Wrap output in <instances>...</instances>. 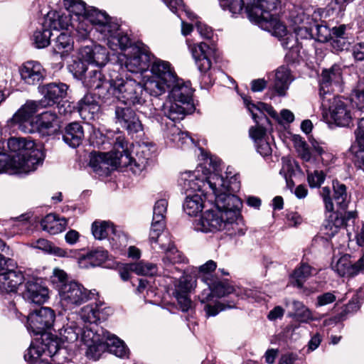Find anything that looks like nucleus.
Returning a JSON list of instances; mask_svg holds the SVG:
<instances>
[{
  "instance_id": "nucleus-1",
  "label": "nucleus",
  "mask_w": 364,
  "mask_h": 364,
  "mask_svg": "<svg viewBox=\"0 0 364 364\" xmlns=\"http://www.w3.org/2000/svg\"><path fill=\"white\" fill-rule=\"evenodd\" d=\"M164 64L166 66L161 65V70L157 69L160 75L157 81L147 82L146 93L149 96L158 97L168 92L169 100L163 105L161 111L173 122L179 121L195 110L193 91L190 82H186L177 76L171 63Z\"/></svg>"
},
{
  "instance_id": "nucleus-2",
  "label": "nucleus",
  "mask_w": 364,
  "mask_h": 364,
  "mask_svg": "<svg viewBox=\"0 0 364 364\" xmlns=\"http://www.w3.org/2000/svg\"><path fill=\"white\" fill-rule=\"evenodd\" d=\"M134 148L132 143L128 144L122 136H118L114 143L113 150L107 153L92 152L89 165L99 176H107L118 167H127L134 161L131 156V149Z\"/></svg>"
},
{
  "instance_id": "nucleus-3",
  "label": "nucleus",
  "mask_w": 364,
  "mask_h": 364,
  "mask_svg": "<svg viewBox=\"0 0 364 364\" xmlns=\"http://www.w3.org/2000/svg\"><path fill=\"white\" fill-rule=\"evenodd\" d=\"M11 152L10 165L16 171L28 173L37 168L44 159L43 152L35 146L33 141L29 138L11 137L7 141Z\"/></svg>"
},
{
  "instance_id": "nucleus-4",
  "label": "nucleus",
  "mask_w": 364,
  "mask_h": 364,
  "mask_svg": "<svg viewBox=\"0 0 364 364\" xmlns=\"http://www.w3.org/2000/svg\"><path fill=\"white\" fill-rule=\"evenodd\" d=\"M203 282L207 284L208 289L203 291L200 299L202 303H205L203 309L207 317L215 316L222 311L236 307V303L234 301L210 302L213 296L221 298L233 292V287L228 282L208 277H204Z\"/></svg>"
},
{
  "instance_id": "nucleus-5",
  "label": "nucleus",
  "mask_w": 364,
  "mask_h": 364,
  "mask_svg": "<svg viewBox=\"0 0 364 364\" xmlns=\"http://www.w3.org/2000/svg\"><path fill=\"white\" fill-rule=\"evenodd\" d=\"M223 10L237 14L245 8L251 21L259 22L269 17V11L276 9V0H219Z\"/></svg>"
},
{
  "instance_id": "nucleus-6",
  "label": "nucleus",
  "mask_w": 364,
  "mask_h": 364,
  "mask_svg": "<svg viewBox=\"0 0 364 364\" xmlns=\"http://www.w3.org/2000/svg\"><path fill=\"white\" fill-rule=\"evenodd\" d=\"M164 63H170L156 58L151 52L149 47L138 40V73L141 74L138 86L141 88V95L143 92L146 93L147 91L148 82H156L160 77L157 69L159 68L161 70V65L166 66Z\"/></svg>"
},
{
  "instance_id": "nucleus-7",
  "label": "nucleus",
  "mask_w": 364,
  "mask_h": 364,
  "mask_svg": "<svg viewBox=\"0 0 364 364\" xmlns=\"http://www.w3.org/2000/svg\"><path fill=\"white\" fill-rule=\"evenodd\" d=\"M151 247L153 250L160 249L164 256L162 262L165 267V271L167 272V277H173L175 272L181 273L179 268L174 266L175 264L187 263L188 259L180 252L171 240L168 232L156 237L155 240H149Z\"/></svg>"
},
{
  "instance_id": "nucleus-8",
  "label": "nucleus",
  "mask_w": 364,
  "mask_h": 364,
  "mask_svg": "<svg viewBox=\"0 0 364 364\" xmlns=\"http://www.w3.org/2000/svg\"><path fill=\"white\" fill-rule=\"evenodd\" d=\"M55 318V311L41 307L31 312L27 317V328L33 336H41V341H54L51 328Z\"/></svg>"
},
{
  "instance_id": "nucleus-9",
  "label": "nucleus",
  "mask_w": 364,
  "mask_h": 364,
  "mask_svg": "<svg viewBox=\"0 0 364 364\" xmlns=\"http://www.w3.org/2000/svg\"><path fill=\"white\" fill-rule=\"evenodd\" d=\"M323 109L330 122L338 127H348L353 121L350 102L341 96H331L321 100Z\"/></svg>"
},
{
  "instance_id": "nucleus-10",
  "label": "nucleus",
  "mask_w": 364,
  "mask_h": 364,
  "mask_svg": "<svg viewBox=\"0 0 364 364\" xmlns=\"http://www.w3.org/2000/svg\"><path fill=\"white\" fill-rule=\"evenodd\" d=\"M191 50L198 69L200 72L201 87L208 89L214 83V79L210 70L212 65L211 57L216 56V50L205 43L193 45L191 48Z\"/></svg>"
},
{
  "instance_id": "nucleus-11",
  "label": "nucleus",
  "mask_w": 364,
  "mask_h": 364,
  "mask_svg": "<svg viewBox=\"0 0 364 364\" xmlns=\"http://www.w3.org/2000/svg\"><path fill=\"white\" fill-rule=\"evenodd\" d=\"M237 225L232 223L223 211L215 208L205 211L201 217L194 223V229L203 232H215L225 230L228 234H235L232 230Z\"/></svg>"
},
{
  "instance_id": "nucleus-12",
  "label": "nucleus",
  "mask_w": 364,
  "mask_h": 364,
  "mask_svg": "<svg viewBox=\"0 0 364 364\" xmlns=\"http://www.w3.org/2000/svg\"><path fill=\"white\" fill-rule=\"evenodd\" d=\"M59 294L63 305L73 309L92 299L97 292L95 289H87L75 281H70L62 286Z\"/></svg>"
},
{
  "instance_id": "nucleus-13",
  "label": "nucleus",
  "mask_w": 364,
  "mask_h": 364,
  "mask_svg": "<svg viewBox=\"0 0 364 364\" xmlns=\"http://www.w3.org/2000/svg\"><path fill=\"white\" fill-rule=\"evenodd\" d=\"M333 194L329 187H323L320 195L325 205V209L327 212L334 211V203L337 208V211L345 210L347 209L350 203V196L347 192V187L338 180L333 181Z\"/></svg>"
},
{
  "instance_id": "nucleus-14",
  "label": "nucleus",
  "mask_w": 364,
  "mask_h": 364,
  "mask_svg": "<svg viewBox=\"0 0 364 364\" xmlns=\"http://www.w3.org/2000/svg\"><path fill=\"white\" fill-rule=\"evenodd\" d=\"M244 104L248 111L251 113L252 117L255 122V127L269 129L272 127L269 119L267 114L274 119H278L277 112L271 105L259 102L255 104L252 102L250 97L242 96Z\"/></svg>"
},
{
  "instance_id": "nucleus-15",
  "label": "nucleus",
  "mask_w": 364,
  "mask_h": 364,
  "mask_svg": "<svg viewBox=\"0 0 364 364\" xmlns=\"http://www.w3.org/2000/svg\"><path fill=\"white\" fill-rule=\"evenodd\" d=\"M215 196V206L225 214L228 220L234 223V220L240 215L242 203L235 193L223 191H213Z\"/></svg>"
},
{
  "instance_id": "nucleus-16",
  "label": "nucleus",
  "mask_w": 364,
  "mask_h": 364,
  "mask_svg": "<svg viewBox=\"0 0 364 364\" xmlns=\"http://www.w3.org/2000/svg\"><path fill=\"white\" fill-rule=\"evenodd\" d=\"M342 81V69L339 65L334 64L328 69H323L318 77V94L320 99L333 96L332 87L338 85Z\"/></svg>"
},
{
  "instance_id": "nucleus-17",
  "label": "nucleus",
  "mask_w": 364,
  "mask_h": 364,
  "mask_svg": "<svg viewBox=\"0 0 364 364\" xmlns=\"http://www.w3.org/2000/svg\"><path fill=\"white\" fill-rule=\"evenodd\" d=\"M90 22L95 26L96 31L100 33L104 38L115 37L119 25L105 13L93 9L90 14Z\"/></svg>"
},
{
  "instance_id": "nucleus-18",
  "label": "nucleus",
  "mask_w": 364,
  "mask_h": 364,
  "mask_svg": "<svg viewBox=\"0 0 364 364\" xmlns=\"http://www.w3.org/2000/svg\"><path fill=\"white\" fill-rule=\"evenodd\" d=\"M23 298L29 303L41 304L48 299V289L38 279L27 280L22 286Z\"/></svg>"
},
{
  "instance_id": "nucleus-19",
  "label": "nucleus",
  "mask_w": 364,
  "mask_h": 364,
  "mask_svg": "<svg viewBox=\"0 0 364 364\" xmlns=\"http://www.w3.org/2000/svg\"><path fill=\"white\" fill-rule=\"evenodd\" d=\"M59 343H31L24 354L25 360L30 364L37 363L43 356L52 357L58 350Z\"/></svg>"
},
{
  "instance_id": "nucleus-20",
  "label": "nucleus",
  "mask_w": 364,
  "mask_h": 364,
  "mask_svg": "<svg viewBox=\"0 0 364 364\" xmlns=\"http://www.w3.org/2000/svg\"><path fill=\"white\" fill-rule=\"evenodd\" d=\"M167 207L168 201L166 199H160L155 203L149 240H155L164 233Z\"/></svg>"
},
{
  "instance_id": "nucleus-21",
  "label": "nucleus",
  "mask_w": 364,
  "mask_h": 364,
  "mask_svg": "<svg viewBox=\"0 0 364 364\" xmlns=\"http://www.w3.org/2000/svg\"><path fill=\"white\" fill-rule=\"evenodd\" d=\"M25 282L22 272L10 267L0 273V290L4 293H16Z\"/></svg>"
},
{
  "instance_id": "nucleus-22",
  "label": "nucleus",
  "mask_w": 364,
  "mask_h": 364,
  "mask_svg": "<svg viewBox=\"0 0 364 364\" xmlns=\"http://www.w3.org/2000/svg\"><path fill=\"white\" fill-rule=\"evenodd\" d=\"M192 287L191 279L187 276L181 277L175 284L172 294L176 298L182 311L186 312L192 309L193 303L189 296Z\"/></svg>"
},
{
  "instance_id": "nucleus-23",
  "label": "nucleus",
  "mask_w": 364,
  "mask_h": 364,
  "mask_svg": "<svg viewBox=\"0 0 364 364\" xmlns=\"http://www.w3.org/2000/svg\"><path fill=\"white\" fill-rule=\"evenodd\" d=\"M350 255H343L336 262L333 269L341 277H353L364 272V254L355 262H352Z\"/></svg>"
},
{
  "instance_id": "nucleus-24",
  "label": "nucleus",
  "mask_w": 364,
  "mask_h": 364,
  "mask_svg": "<svg viewBox=\"0 0 364 364\" xmlns=\"http://www.w3.org/2000/svg\"><path fill=\"white\" fill-rule=\"evenodd\" d=\"M80 55L82 60L97 67L105 65L108 61L107 48L100 45L92 44L82 47Z\"/></svg>"
},
{
  "instance_id": "nucleus-25",
  "label": "nucleus",
  "mask_w": 364,
  "mask_h": 364,
  "mask_svg": "<svg viewBox=\"0 0 364 364\" xmlns=\"http://www.w3.org/2000/svg\"><path fill=\"white\" fill-rule=\"evenodd\" d=\"M44 107H46V106L42 100L39 101H27L13 116L11 119V123L18 125V129L26 132L24 124L28 122L34 114L40 109Z\"/></svg>"
},
{
  "instance_id": "nucleus-26",
  "label": "nucleus",
  "mask_w": 364,
  "mask_h": 364,
  "mask_svg": "<svg viewBox=\"0 0 364 364\" xmlns=\"http://www.w3.org/2000/svg\"><path fill=\"white\" fill-rule=\"evenodd\" d=\"M21 80L28 85H37L45 77V70L37 61H27L19 68Z\"/></svg>"
},
{
  "instance_id": "nucleus-27",
  "label": "nucleus",
  "mask_w": 364,
  "mask_h": 364,
  "mask_svg": "<svg viewBox=\"0 0 364 364\" xmlns=\"http://www.w3.org/2000/svg\"><path fill=\"white\" fill-rule=\"evenodd\" d=\"M68 90V86L63 82H52L45 85L41 90L43 95L41 100L46 104V107L53 106L66 97Z\"/></svg>"
},
{
  "instance_id": "nucleus-28",
  "label": "nucleus",
  "mask_w": 364,
  "mask_h": 364,
  "mask_svg": "<svg viewBox=\"0 0 364 364\" xmlns=\"http://www.w3.org/2000/svg\"><path fill=\"white\" fill-rule=\"evenodd\" d=\"M156 144L148 137L140 139L138 141V170L142 171L146 168L156 156Z\"/></svg>"
},
{
  "instance_id": "nucleus-29",
  "label": "nucleus",
  "mask_w": 364,
  "mask_h": 364,
  "mask_svg": "<svg viewBox=\"0 0 364 364\" xmlns=\"http://www.w3.org/2000/svg\"><path fill=\"white\" fill-rule=\"evenodd\" d=\"M208 184L213 191H218L230 193L238 192L240 189V181L237 175L224 178L222 176L215 175L208 181Z\"/></svg>"
},
{
  "instance_id": "nucleus-30",
  "label": "nucleus",
  "mask_w": 364,
  "mask_h": 364,
  "mask_svg": "<svg viewBox=\"0 0 364 364\" xmlns=\"http://www.w3.org/2000/svg\"><path fill=\"white\" fill-rule=\"evenodd\" d=\"M109 87L113 90L114 94L121 93L122 97L134 102L136 99V82L135 80L129 75L126 76V80L119 79L117 80H111Z\"/></svg>"
},
{
  "instance_id": "nucleus-31",
  "label": "nucleus",
  "mask_w": 364,
  "mask_h": 364,
  "mask_svg": "<svg viewBox=\"0 0 364 364\" xmlns=\"http://www.w3.org/2000/svg\"><path fill=\"white\" fill-rule=\"evenodd\" d=\"M37 129L43 136L54 134L60 127L57 114L53 111H47L41 113L38 117Z\"/></svg>"
},
{
  "instance_id": "nucleus-32",
  "label": "nucleus",
  "mask_w": 364,
  "mask_h": 364,
  "mask_svg": "<svg viewBox=\"0 0 364 364\" xmlns=\"http://www.w3.org/2000/svg\"><path fill=\"white\" fill-rule=\"evenodd\" d=\"M80 23H81L80 22L77 26H75L71 21L69 16L64 14L61 15L56 11H52L49 12L45 17L43 26L45 28L50 29V31L51 30H68L70 26L76 28V29L78 30L80 29Z\"/></svg>"
},
{
  "instance_id": "nucleus-33",
  "label": "nucleus",
  "mask_w": 364,
  "mask_h": 364,
  "mask_svg": "<svg viewBox=\"0 0 364 364\" xmlns=\"http://www.w3.org/2000/svg\"><path fill=\"white\" fill-rule=\"evenodd\" d=\"M269 129L257 127L250 128L249 134L253 139L257 151L263 157L272 155V149L265 136Z\"/></svg>"
},
{
  "instance_id": "nucleus-34",
  "label": "nucleus",
  "mask_w": 364,
  "mask_h": 364,
  "mask_svg": "<svg viewBox=\"0 0 364 364\" xmlns=\"http://www.w3.org/2000/svg\"><path fill=\"white\" fill-rule=\"evenodd\" d=\"M108 257L107 251L98 247L82 254L78 259L79 266L82 268L98 267L102 264Z\"/></svg>"
},
{
  "instance_id": "nucleus-35",
  "label": "nucleus",
  "mask_w": 364,
  "mask_h": 364,
  "mask_svg": "<svg viewBox=\"0 0 364 364\" xmlns=\"http://www.w3.org/2000/svg\"><path fill=\"white\" fill-rule=\"evenodd\" d=\"M85 137L84 129L79 122H71L63 132V139L70 147L79 146Z\"/></svg>"
},
{
  "instance_id": "nucleus-36",
  "label": "nucleus",
  "mask_w": 364,
  "mask_h": 364,
  "mask_svg": "<svg viewBox=\"0 0 364 364\" xmlns=\"http://www.w3.org/2000/svg\"><path fill=\"white\" fill-rule=\"evenodd\" d=\"M65 5L67 6L68 10L70 14H74L77 20L82 21V28L83 30V36H87L88 34V28H84L83 22L85 21L90 22V14L92 11L95 8L91 9H87L85 6V3L82 0H65Z\"/></svg>"
},
{
  "instance_id": "nucleus-37",
  "label": "nucleus",
  "mask_w": 364,
  "mask_h": 364,
  "mask_svg": "<svg viewBox=\"0 0 364 364\" xmlns=\"http://www.w3.org/2000/svg\"><path fill=\"white\" fill-rule=\"evenodd\" d=\"M67 225L68 219L60 218L55 213L48 214L41 220L42 229L50 235H56L64 231Z\"/></svg>"
},
{
  "instance_id": "nucleus-38",
  "label": "nucleus",
  "mask_w": 364,
  "mask_h": 364,
  "mask_svg": "<svg viewBox=\"0 0 364 364\" xmlns=\"http://www.w3.org/2000/svg\"><path fill=\"white\" fill-rule=\"evenodd\" d=\"M123 341L116 335L111 333L108 331L100 328L97 330L85 328H84L81 341Z\"/></svg>"
},
{
  "instance_id": "nucleus-39",
  "label": "nucleus",
  "mask_w": 364,
  "mask_h": 364,
  "mask_svg": "<svg viewBox=\"0 0 364 364\" xmlns=\"http://www.w3.org/2000/svg\"><path fill=\"white\" fill-rule=\"evenodd\" d=\"M116 118L129 133H136V114L132 107H116Z\"/></svg>"
},
{
  "instance_id": "nucleus-40",
  "label": "nucleus",
  "mask_w": 364,
  "mask_h": 364,
  "mask_svg": "<svg viewBox=\"0 0 364 364\" xmlns=\"http://www.w3.org/2000/svg\"><path fill=\"white\" fill-rule=\"evenodd\" d=\"M178 182L186 194L188 191H200L205 184L203 179L198 178L195 173L190 171L183 173Z\"/></svg>"
},
{
  "instance_id": "nucleus-41",
  "label": "nucleus",
  "mask_w": 364,
  "mask_h": 364,
  "mask_svg": "<svg viewBox=\"0 0 364 364\" xmlns=\"http://www.w3.org/2000/svg\"><path fill=\"white\" fill-rule=\"evenodd\" d=\"M290 71L285 67L277 70L273 89L279 96H284L291 82Z\"/></svg>"
},
{
  "instance_id": "nucleus-42",
  "label": "nucleus",
  "mask_w": 364,
  "mask_h": 364,
  "mask_svg": "<svg viewBox=\"0 0 364 364\" xmlns=\"http://www.w3.org/2000/svg\"><path fill=\"white\" fill-rule=\"evenodd\" d=\"M115 226L110 221L95 220L91 226V231L93 237L96 240H102L107 237H110Z\"/></svg>"
},
{
  "instance_id": "nucleus-43",
  "label": "nucleus",
  "mask_w": 364,
  "mask_h": 364,
  "mask_svg": "<svg viewBox=\"0 0 364 364\" xmlns=\"http://www.w3.org/2000/svg\"><path fill=\"white\" fill-rule=\"evenodd\" d=\"M203 208V200L201 196L193 194L188 195L183 202V211L189 216H196L201 212Z\"/></svg>"
},
{
  "instance_id": "nucleus-44",
  "label": "nucleus",
  "mask_w": 364,
  "mask_h": 364,
  "mask_svg": "<svg viewBox=\"0 0 364 364\" xmlns=\"http://www.w3.org/2000/svg\"><path fill=\"white\" fill-rule=\"evenodd\" d=\"M270 10L269 11V17L266 19H262L257 23L262 24L265 23L267 24V28L272 33L273 36L281 38L287 36V29L286 26L282 23L279 20L276 18H273L270 14Z\"/></svg>"
},
{
  "instance_id": "nucleus-45",
  "label": "nucleus",
  "mask_w": 364,
  "mask_h": 364,
  "mask_svg": "<svg viewBox=\"0 0 364 364\" xmlns=\"http://www.w3.org/2000/svg\"><path fill=\"white\" fill-rule=\"evenodd\" d=\"M77 109L80 115H84V118H85L86 113L94 114L95 113L98 112L100 110V106L95 99V97L90 93H87L78 102Z\"/></svg>"
},
{
  "instance_id": "nucleus-46",
  "label": "nucleus",
  "mask_w": 364,
  "mask_h": 364,
  "mask_svg": "<svg viewBox=\"0 0 364 364\" xmlns=\"http://www.w3.org/2000/svg\"><path fill=\"white\" fill-rule=\"evenodd\" d=\"M83 83L87 87L100 90L107 88L106 85H109L110 81H107L100 70H92L85 75Z\"/></svg>"
},
{
  "instance_id": "nucleus-47",
  "label": "nucleus",
  "mask_w": 364,
  "mask_h": 364,
  "mask_svg": "<svg viewBox=\"0 0 364 364\" xmlns=\"http://www.w3.org/2000/svg\"><path fill=\"white\" fill-rule=\"evenodd\" d=\"M293 313H289V317L296 318L297 321L303 323H308L313 321L314 316L311 310L306 307L302 302L294 301L292 302Z\"/></svg>"
},
{
  "instance_id": "nucleus-48",
  "label": "nucleus",
  "mask_w": 364,
  "mask_h": 364,
  "mask_svg": "<svg viewBox=\"0 0 364 364\" xmlns=\"http://www.w3.org/2000/svg\"><path fill=\"white\" fill-rule=\"evenodd\" d=\"M315 269L306 263H301L292 274V284L298 288H302L304 282L311 277Z\"/></svg>"
},
{
  "instance_id": "nucleus-49",
  "label": "nucleus",
  "mask_w": 364,
  "mask_h": 364,
  "mask_svg": "<svg viewBox=\"0 0 364 364\" xmlns=\"http://www.w3.org/2000/svg\"><path fill=\"white\" fill-rule=\"evenodd\" d=\"M73 41L70 36L66 33H61L56 38L53 50L57 54H60L63 58L73 50Z\"/></svg>"
},
{
  "instance_id": "nucleus-50",
  "label": "nucleus",
  "mask_w": 364,
  "mask_h": 364,
  "mask_svg": "<svg viewBox=\"0 0 364 364\" xmlns=\"http://www.w3.org/2000/svg\"><path fill=\"white\" fill-rule=\"evenodd\" d=\"M349 100L350 105H354L358 110L364 112V79L358 80L356 86L352 90Z\"/></svg>"
},
{
  "instance_id": "nucleus-51",
  "label": "nucleus",
  "mask_w": 364,
  "mask_h": 364,
  "mask_svg": "<svg viewBox=\"0 0 364 364\" xmlns=\"http://www.w3.org/2000/svg\"><path fill=\"white\" fill-rule=\"evenodd\" d=\"M101 314L102 310L99 307H94L92 305L85 306L81 309V318L85 322L90 323H95L101 318H104Z\"/></svg>"
},
{
  "instance_id": "nucleus-52",
  "label": "nucleus",
  "mask_w": 364,
  "mask_h": 364,
  "mask_svg": "<svg viewBox=\"0 0 364 364\" xmlns=\"http://www.w3.org/2000/svg\"><path fill=\"white\" fill-rule=\"evenodd\" d=\"M169 133L171 135V139L173 142H176L178 146H188L194 144L193 139L189 136L188 132H182L175 126L170 128Z\"/></svg>"
},
{
  "instance_id": "nucleus-53",
  "label": "nucleus",
  "mask_w": 364,
  "mask_h": 364,
  "mask_svg": "<svg viewBox=\"0 0 364 364\" xmlns=\"http://www.w3.org/2000/svg\"><path fill=\"white\" fill-rule=\"evenodd\" d=\"M110 245L113 249L122 250L128 245L127 235L122 231L117 230L114 228V231L112 232L110 237L109 238Z\"/></svg>"
},
{
  "instance_id": "nucleus-54",
  "label": "nucleus",
  "mask_w": 364,
  "mask_h": 364,
  "mask_svg": "<svg viewBox=\"0 0 364 364\" xmlns=\"http://www.w3.org/2000/svg\"><path fill=\"white\" fill-rule=\"evenodd\" d=\"M52 33L50 29L43 26L41 31H36L33 34L34 43L38 48L47 47L50 42Z\"/></svg>"
},
{
  "instance_id": "nucleus-55",
  "label": "nucleus",
  "mask_w": 364,
  "mask_h": 364,
  "mask_svg": "<svg viewBox=\"0 0 364 364\" xmlns=\"http://www.w3.org/2000/svg\"><path fill=\"white\" fill-rule=\"evenodd\" d=\"M54 341H77V333L72 327H63L53 334Z\"/></svg>"
},
{
  "instance_id": "nucleus-56",
  "label": "nucleus",
  "mask_w": 364,
  "mask_h": 364,
  "mask_svg": "<svg viewBox=\"0 0 364 364\" xmlns=\"http://www.w3.org/2000/svg\"><path fill=\"white\" fill-rule=\"evenodd\" d=\"M107 343H92L87 347L86 356L94 360L100 358L101 355L106 350Z\"/></svg>"
},
{
  "instance_id": "nucleus-57",
  "label": "nucleus",
  "mask_w": 364,
  "mask_h": 364,
  "mask_svg": "<svg viewBox=\"0 0 364 364\" xmlns=\"http://www.w3.org/2000/svg\"><path fill=\"white\" fill-rule=\"evenodd\" d=\"M106 350L121 358L127 357L129 353L125 343H107Z\"/></svg>"
},
{
  "instance_id": "nucleus-58",
  "label": "nucleus",
  "mask_w": 364,
  "mask_h": 364,
  "mask_svg": "<svg viewBox=\"0 0 364 364\" xmlns=\"http://www.w3.org/2000/svg\"><path fill=\"white\" fill-rule=\"evenodd\" d=\"M313 31L314 38L321 42H326L330 40L331 29L326 25L313 22Z\"/></svg>"
},
{
  "instance_id": "nucleus-59",
  "label": "nucleus",
  "mask_w": 364,
  "mask_h": 364,
  "mask_svg": "<svg viewBox=\"0 0 364 364\" xmlns=\"http://www.w3.org/2000/svg\"><path fill=\"white\" fill-rule=\"evenodd\" d=\"M355 217V213L352 211L346 212L345 213L343 218H338L337 217L333 223L328 222V225L326 226V228H329L331 230V233H327L328 236L333 237L338 232L339 227L344 225L345 220H349Z\"/></svg>"
},
{
  "instance_id": "nucleus-60",
  "label": "nucleus",
  "mask_w": 364,
  "mask_h": 364,
  "mask_svg": "<svg viewBox=\"0 0 364 364\" xmlns=\"http://www.w3.org/2000/svg\"><path fill=\"white\" fill-rule=\"evenodd\" d=\"M119 60L124 68L132 74L136 73V55L134 53L132 55L129 56L128 54H123L119 57Z\"/></svg>"
},
{
  "instance_id": "nucleus-61",
  "label": "nucleus",
  "mask_w": 364,
  "mask_h": 364,
  "mask_svg": "<svg viewBox=\"0 0 364 364\" xmlns=\"http://www.w3.org/2000/svg\"><path fill=\"white\" fill-rule=\"evenodd\" d=\"M157 272L158 267L156 264L142 260L138 261V274L152 277L155 275Z\"/></svg>"
},
{
  "instance_id": "nucleus-62",
  "label": "nucleus",
  "mask_w": 364,
  "mask_h": 364,
  "mask_svg": "<svg viewBox=\"0 0 364 364\" xmlns=\"http://www.w3.org/2000/svg\"><path fill=\"white\" fill-rule=\"evenodd\" d=\"M325 174L321 171H314V173H308L307 181L311 188H318L321 186L325 180Z\"/></svg>"
},
{
  "instance_id": "nucleus-63",
  "label": "nucleus",
  "mask_w": 364,
  "mask_h": 364,
  "mask_svg": "<svg viewBox=\"0 0 364 364\" xmlns=\"http://www.w3.org/2000/svg\"><path fill=\"white\" fill-rule=\"evenodd\" d=\"M119 273L122 280H129L132 274L136 273V263L123 264L119 267Z\"/></svg>"
},
{
  "instance_id": "nucleus-64",
  "label": "nucleus",
  "mask_w": 364,
  "mask_h": 364,
  "mask_svg": "<svg viewBox=\"0 0 364 364\" xmlns=\"http://www.w3.org/2000/svg\"><path fill=\"white\" fill-rule=\"evenodd\" d=\"M51 281L53 283L57 284L59 290L63 284L69 282H68V275L66 272L60 269H55L53 270V273L51 277Z\"/></svg>"
}]
</instances>
